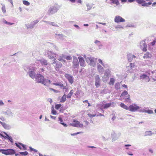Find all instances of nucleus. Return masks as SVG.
<instances>
[{"mask_svg":"<svg viewBox=\"0 0 156 156\" xmlns=\"http://www.w3.org/2000/svg\"><path fill=\"white\" fill-rule=\"evenodd\" d=\"M36 82L41 83L44 85L49 86L51 83V81L44 78V76L40 74H36L35 78Z\"/></svg>","mask_w":156,"mask_h":156,"instance_id":"nucleus-1","label":"nucleus"},{"mask_svg":"<svg viewBox=\"0 0 156 156\" xmlns=\"http://www.w3.org/2000/svg\"><path fill=\"white\" fill-rule=\"evenodd\" d=\"M36 66L34 65L30 66H26L24 67L25 71L27 72V74L32 79L35 78L36 74L35 73L36 69Z\"/></svg>","mask_w":156,"mask_h":156,"instance_id":"nucleus-2","label":"nucleus"},{"mask_svg":"<svg viewBox=\"0 0 156 156\" xmlns=\"http://www.w3.org/2000/svg\"><path fill=\"white\" fill-rule=\"evenodd\" d=\"M59 9V6L58 5H54L51 6L49 8L47 14L48 15H52L57 12Z\"/></svg>","mask_w":156,"mask_h":156,"instance_id":"nucleus-3","label":"nucleus"},{"mask_svg":"<svg viewBox=\"0 0 156 156\" xmlns=\"http://www.w3.org/2000/svg\"><path fill=\"white\" fill-rule=\"evenodd\" d=\"M97 59V58H95L93 57H87L86 60L87 62L89 63L90 65L94 67L96 65Z\"/></svg>","mask_w":156,"mask_h":156,"instance_id":"nucleus-4","label":"nucleus"},{"mask_svg":"<svg viewBox=\"0 0 156 156\" xmlns=\"http://www.w3.org/2000/svg\"><path fill=\"white\" fill-rule=\"evenodd\" d=\"M47 55L49 59H53V60H56V58H57L58 56V55L50 51H47Z\"/></svg>","mask_w":156,"mask_h":156,"instance_id":"nucleus-5","label":"nucleus"},{"mask_svg":"<svg viewBox=\"0 0 156 156\" xmlns=\"http://www.w3.org/2000/svg\"><path fill=\"white\" fill-rule=\"evenodd\" d=\"M53 61L52 64L55 70L58 71L59 69L62 67V64L60 62L57 61L56 60H53Z\"/></svg>","mask_w":156,"mask_h":156,"instance_id":"nucleus-6","label":"nucleus"},{"mask_svg":"<svg viewBox=\"0 0 156 156\" xmlns=\"http://www.w3.org/2000/svg\"><path fill=\"white\" fill-rule=\"evenodd\" d=\"M123 97H125V101L127 102H129V101L130 100V95L128 94V93L126 90H124L121 95V98H122Z\"/></svg>","mask_w":156,"mask_h":156,"instance_id":"nucleus-7","label":"nucleus"},{"mask_svg":"<svg viewBox=\"0 0 156 156\" xmlns=\"http://www.w3.org/2000/svg\"><path fill=\"white\" fill-rule=\"evenodd\" d=\"M79 66L78 60L77 57L73 56V68L78 69Z\"/></svg>","mask_w":156,"mask_h":156,"instance_id":"nucleus-8","label":"nucleus"},{"mask_svg":"<svg viewBox=\"0 0 156 156\" xmlns=\"http://www.w3.org/2000/svg\"><path fill=\"white\" fill-rule=\"evenodd\" d=\"M139 106L136 104H133L129 106L128 110L132 112H135L140 108Z\"/></svg>","mask_w":156,"mask_h":156,"instance_id":"nucleus-9","label":"nucleus"},{"mask_svg":"<svg viewBox=\"0 0 156 156\" xmlns=\"http://www.w3.org/2000/svg\"><path fill=\"white\" fill-rule=\"evenodd\" d=\"M70 125L71 126L77 127H80L82 128L83 127V124L81 123H80V122L78 121H77L75 119L73 121V123H70Z\"/></svg>","mask_w":156,"mask_h":156,"instance_id":"nucleus-10","label":"nucleus"},{"mask_svg":"<svg viewBox=\"0 0 156 156\" xmlns=\"http://www.w3.org/2000/svg\"><path fill=\"white\" fill-rule=\"evenodd\" d=\"M135 0L138 4H141L142 6H143L147 7L152 4L151 2H146L145 1L143 0Z\"/></svg>","mask_w":156,"mask_h":156,"instance_id":"nucleus-11","label":"nucleus"},{"mask_svg":"<svg viewBox=\"0 0 156 156\" xmlns=\"http://www.w3.org/2000/svg\"><path fill=\"white\" fill-rule=\"evenodd\" d=\"M95 85L97 88L101 84V79L98 75H96L95 76Z\"/></svg>","mask_w":156,"mask_h":156,"instance_id":"nucleus-12","label":"nucleus"},{"mask_svg":"<svg viewBox=\"0 0 156 156\" xmlns=\"http://www.w3.org/2000/svg\"><path fill=\"white\" fill-rule=\"evenodd\" d=\"M115 105V104L113 102H110L109 103H106L103 105H101V107L102 108L106 109L110 107H114Z\"/></svg>","mask_w":156,"mask_h":156,"instance_id":"nucleus-13","label":"nucleus"},{"mask_svg":"<svg viewBox=\"0 0 156 156\" xmlns=\"http://www.w3.org/2000/svg\"><path fill=\"white\" fill-rule=\"evenodd\" d=\"M15 153V151L12 149H5L4 152L2 154L6 155H12Z\"/></svg>","mask_w":156,"mask_h":156,"instance_id":"nucleus-14","label":"nucleus"},{"mask_svg":"<svg viewBox=\"0 0 156 156\" xmlns=\"http://www.w3.org/2000/svg\"><path fill=\"white\" fill-rule=\"evenodd\" d=\"M114 21L115 23L125 22V20L119 16H117L115 17Z\"/></svg>","mask_w":156,"mask_h":156,"instance_id":"nucleus-15","label":"nucleus"},{"mask_svg":"<svg viewBox=\"0 0 156 156\" xmlns=\"http://www.w3.org/2000/svg\"><path fill=\"white\" fill-rule=\"evenodd\" d=\"M4 133L6 135V136H4L2 134H0V135L2 136V137H4L5 139H7L8 140H9L11 143H13V139L12 138V137L9 136L7 133L4 132Z\"/></svg>","mask_w":156,"mask_h":156,"instance_id":"nucleus-16","label":"nucleus"},{"mask_svg":"<svg viewBox=\"0 0 156 156\" xmlns=\"http://www.w3.org/2000/svg\"><path fill=\"white\" fill-rule=\"evenodd\" d=\"M3 114L7 115L8 117L13 118L14 116V114L11 112L10 109H8L5 112H3Z\"/></svg>","mask_w":156,"mask_h":156,"instance_id":"nucleus-17","label":"nucleus"},{"mask_svg":"<svg viewBox=\"0 0 156 156\" xmlns=\"http://www.w3.org/2000/svg\"><path fill=\"white\" fill-rule=\"evenodd\" d=\"M140 47L144 51H146L147 50V45L145 44L144 41H143L140 43Z\"/></svg>","mask_w":156,"mask_h":156,"instance_id":"nucleus-18","label":"nucleus"},{"mask_svg":"<svg viewBox=\"0 0 156 156\" xmlns=\"http://www.w3.org/2000/svg\"><path fill=\"white\" fill-rule=\"evenodd\" d=\"M65 77L68 79L69 82L71 84H72L73 83L74 78L72 76L66 74H65Z\"/></svg>","mask_w":156,"mask_h":156,"instance_id":"nucleus-19","label":"nucleus"},{"mask_svg":"<svg viewBox=\"0 0 156 156\" xmlns=\"http://www.w3.org/2000/svg\"><path fill=\"white\" fill-rule=\"evenodd\" d=\"M140 79L145 80L146 81L148 82L150 81V79L147 75L145 74H141L140 76Z\"/></svg>","mask_w":156,"mask_h":156,"instance_id":"nucleus-20","label":"nucleus"},{"mask_svg":"<svg viewBox=\"0 0 156 156\" xmlns=\"http://www.w3.org/2000/svg\"><path fill=\"white\" fill-rule=\"evenodd\" d=\"M97 69L100 73L102 74L104 72V68L102 66L99 64H97Z\"/></svg>","mask_w":156,"mask_h":156,"instance_id":"nucleus-21","label":"nucleus"},{"mask_svg":"<svg viewBox=\"0 0 156 156\" xmlns=\"http://www.w3.org/2000/svg\"><path fill=\"white\" fill-rule=\"evenodd\" d=\"M78 59H79L80 66H85V62L83 58L81 56H79L78 57Z\"/></svg>","mask_w":156,"mask_h":156,"instance_id":"nucleus-22","label":"nucleus"},{"mask_svg":"<svg viewBox=\"0 0 156 156\" xmlns=\"http://www.w3.org/2000/svg\"><path fill=\"white\" fill-rule=\"evenodd\" d=\"M38 62L41 63L42 65L44 66L47 65L48 64V62L47 61L43 58L39 60Z\"/></svg>","mask_w":156,"mask_h":156,"instance_id":"nucleus-23","label":"nucleus"},{"mask_svg":"<svg viewBox=\"0 0 156 156\" xmlns=\"http://www.w3.org/2000/svg\"><path fill=\"white\" fill-rule=\"evenodd\" d=\"M136 57L134 55H132L131 54H129L127 55L128 60L130 62H131L133 58H134Z\"/></svg>","mask_w":156,"mask_h":156,"instance_id":"nucleus-24","label":"nucleus"},{"mask_svg":"<svg viewBox=\"0 0 156 156\" xmlns=\"http://www.w3.org/2000/svg\"><path fill=\"white\" fill-rule=\"evenodd\" d=\"M2 126L6 129H10L11 128V126L9 124H6L5 122H1Z\"/></svg>","mask_w":156,"mask_h":156,"instance_id":"nucleus-25","label":"nucleus"},{"mask_svg":"<svg viewBox=\"0 0 156 156\" xmlns=\"http://www.w3.org/2000/svg\"><path fill=\"white\" fill-rule=\"evenodd\" d=\"M94 43L98 46L99 49H101L102 48L103 45L100 41L98 40H96L94 41Z\"/></svg>","mask_w":156,"mask_h":156,"instance_id":"nucleus-26","label":"nucleus"},{"mask_svg":"<svg viewBox=\"0 0 156 156\" xmlns=\"http://www.w3.org/2000/svg\"><path fill=\"white\" fill-rule=\"evenodd\" d=\"M55 37L57 39H63L64 37V36L62 34H55Z\"/></svg>","mask_w":156,"mask_h":156,"instance_id":"nucleus-27","label":"nucleus"},{"mask_svg":"<svg viewBox=\"0 0 156 156\" xmlns=\"http://www.w3.org/2000/svg\"><path fill=\"white\" fill-rule=\"evenodd\" d=\"M25 26L27 29H32L34 27L31 23L29 24H25Z\"/></svg>","mask_w":156,"mask_h":156,"instance_id":"nucleus-28","label":"nucleus"},{"mask_svg":"<svg viewBox=\"0 0 156 156\" xmlns=\"http://www.w3.org/2000/svg\"><path fill=\"white\" fill-rule=\"evenodd\" d=\"M58 59L61 62H65V55L63 54L62 55L58 57Z\"/></svg>","mask_w":156,"mask_h":156,"instance_id":"nucleus-29","label":"nucleus"},{"mask_svg":"<svg viewBox=\"0 0 156 156\" xmlns=\"http://www.w3.org/2000/svg\"><path fill=\"white\" fill-rule=\"evenodd\" d=\"M120 106L122 108L126 110H129V107L127 106L123 103H121L120 104Z\"/></svg>","mask_w":156,"mask_h":156,"instance_id":"nucleus-30","label":"nucleus"},{"mask_svg":"<svg viewBox=\"0 0 156 156\" xmlns=\"http://www.w3.org/2000/svg\"><path fill=\"white\" fill-rule=\"evenodd\" d=\"M93 4L90 3H87L86 4V6L87 7V9L86 10L87 11H88L90 10L93 7Z\"/></svg>","mask_w":156,"mask_h":156,"instance_id":"nucleus-31","label":"nucleus"},{"mask_svg":"<svg viewBox=\"0 0 156 156\" xmlns=\"http://www.w3.org/2000/svg\"><path fill=\"white\" fill-rule=\"evenodd\" d=\"M58 121L60 122V123L63 125L64 127H67V125L63 122V120L60 117H58Z\"/></svg>","mask_w":156,"mask_h":156,"instance_id":"nucleus-32","label":"nucleus"},{"mask_svg":"<svg viewBox=\"0 0 156 156\" xmlns=\"http://www.w3.org/2000/svg\"><path fill=\"white\" fill-rule=\"evenodd\" d=\"M154 133H152L151 131H147L145 132V136H151Z\"/></svg>","mask_w":156,"mask_h":156,"instance_id":"nucleus-33","label":"nucleus"},{"mask_svg":"<svg viewBox=\"0 0 156 156\" xmlns=\"http://www.w3.org/2000/svg\"><path fill=\"white\" fill-rule=\"evenodd\" d=\"M53 84L54 85L57 86H59L61 87H64L63 89H65L66 88V87H64V85L63 84L61 83H53Z\"/></svg>","mask_w":156,"mask_h":156,"instance_id":"nucleus-34","label":"nucleus"},{"mask_svg":"<svg viewBox=\"0 0 156 156\" xmlns=\"http://www.w3.org/2000/svg\"><path fill=\"white\" fill-rule=\"evenodd\" d=\"M115 88L117 90L120 89V84L119 83H116L115 85Z\"/></svg>","mask_w":156,"mask_h":156,"instance_id":"nucleus-35","label":"nucleus"},{"mask_svg":"<svg viewBox=\"0 0 156 156\" xmlns=\"http://www.w3.org/2000/svg\"><path fill=\"white\" fill-rule=\"evenodd\" d=\"M66 95L64 94L61 98L60 100V102L62 103L64 102L66 100Z\"/></svg>","mask_w":156,"mask_h":156,"instance_id":"nucleus-36","label":"nucleus"},{"mask_svg":"<svg viewBox=\"0 0 156 156\" xmlns=\"http://www.w3.org/2000/svg\"><path fill=\"white\" fill-rule=\"evenodd\" d=\"M115 81V80L114 78H111L110 79V82L109 83V85H113Z\"/></svg>","mask_w":156,"mask_h":156,"instance_id":"nucleus-37","label":"nucleus"},{"mask_svg":"<svg viewBox=\"0 0 156 156\" xmlns=\"http://www.w3.org/2000/svg\"><path fill=\"white\" fill-rule=\"evenodd\" d=\"M43 21L46 23L52 26H54V25H55V24L56 23L51 22L50 21Z\"/></svg>","mask_w":156,"mask_h":156,"instance_id":"nucleus-38","label":"nucleus"},{"mask_svg":"<svg viewBox=\"0 0 156 156\" xmlns=\"http://www.w3.org/2000/svg\"><path fill=\"white\" fill-rule=\"evenodd\" d=\"M73 90H72L70 91V92L68 94L67 96V98H71V96L73 94Z\"/></svg>","mask_w":156,"mask_h":156,"instance_id":"nucleus-39","label":"nucleus"},{"mask_svg":"<svg viewBox=\"0 0 156 156\" xmlns=\"http://www.w3.org/2000/svg\"><path fill=\"white\" fill-rule=\"evenodd\" d=\"M109 79V77L108 76H104L103 77H102V81L104 82H105L107 81Z\"/></svg>","mask_w":156,"mask_h":156,"instance_id":"nucleus-40","label":"nucleus"},{"mask_svg":"<svg viewBox=\"0 0 156 156\" xmlns=\"http://www.w3.org/2000/svg\"><path fill=\"white\" fill-rule=\"evenodd\" d=\"M151 57V55L147 53L144 54V55L143 56V58H150Z\"/></svg>","mask_w":156,"mask_h":156,"instance_id":"nucleus-41","label":"nucleus"},{"mask_svg":"<svg viewBox=\"0 0 156 156\" xmlns=\"http://www.w3.org/2000/svg\"><path fill=\"white\" fill-rule=\"evenodd\" d=\"M156 42V38L154 39V40H153V41L151 42V43L148 44L149 45L153 46L155 44Z\"/></svg>","mask_w":156,"mask_h":156,"instance_id":"nucleus-42","label":"nucleus"},{"mask_svg":"<svg viewBox=\"0 0 156 156\" xmlns=\"http://www.w3.org/2000/svg\"><path fill=\"white\" fill-rule=\"evenodd\" d=\"M147 109H148V108L144 107L142 109H140L139 110V112H146V110Z\"/></svg>","mask_w":156,"mask_h":156,"instance_id":"nucleus-43","label":"nucleus"},{"mask_svg":"<svg viewBox=\"0 0 156 156\" xmlns=\"http://www.w3.org/2000/svg\"><path fill=\"white\" fill-rule=\"evenodd\" d=\"M2 10L3 13H5L6 12V11L5 9V5H3L2 8Z\"/></svg>","mask_w":156,"mask_h":156,"instance_id":"nucleus-44","label":"nucleus"},{"mask_svg":"<svg viewBox=\"0 0 156 156\" xmlns=\"http://www.w3.org/2000/svg\"><path fill=\"white\" fill-rule=\"evenodd\" d=\"M147 110H146V112L148 114H152L154 113L153 111L152 110L149 109H147Z\"/></svg>","mask_w":156,"mask_h":156,"instance_id":"nucleus-45","label":"nucleus"},{"mask_svg":"<svg viewBox=\"0 0 156 156\" xmlns=\"http://www.w3.org/2000/svg\"><path fill=\"white\" fill-rule=\"evenodd\" d=\"M19 153L20 154L24 155H27L28 153L26 151L25 152H20Z\"/></svg>","mask_w":156,"mask_h":156,"instance_id":"nucleus-46","label":"nucleus"},{"mask_svg":"<svg viewBox=\"0 0 156 156\" xmlns=\"http://www.w3.org/2000/svg\"><path fill=\"white\" fill-rule=\"evenodd\" d=\"M49 44H51V46H52V47H53V48H55L57 51L58 50V48L55 45L53 44H51V43H49Z\"/></svg>","mask_w":156,"mask_h":156,"instance_id":"nucleus-47","label":"nucleus"},{"mask_svg":"<svg viewBox=\"0 0 156 156\" xmlns=\"http://www.w3.org/2000/svg\"><path fill=\"white\" fill-rule=\"evenodd\" d=\"M23 4L27 6L29 5H30V3L28 2L27 1L24 0L23 2Z\"/></svg>","mask_w":156,"mask_h":156,"instance_id":"nucleus-48","label":"nucleus"},{"mask_svg":"<svg viewBox=\"0 0 156 156\" xmlns=\"http://www.w3.org/2000/svg\"><path fill=\"white\" fill-rule=\"evenodd\" d=\"M65 59L67 60H71L72 59V58L70 56H66L65 55Z\"/></svg>","mask_w":156,"mask_h":156,"instance_id":"nucleus-49","label":"nucleus"},{"mask_svg":"<svg viewBox=\"0 0 156 156\" xmlns=\"http://www.w3.org/2000/svg\"><path fill=\"white\" fill-rule=\"evenodd\" d=\"M19 143H16L15 144H16V146L17 147H18L19 148H20V149L21 150H22V148L21 147V145H20V144H19Z\"/></svg>","mask_w":156,"mask_h":156,"instance_id":"nucleus-50","label":"nucleus"},{"mask_svg":"<svg viewBox=\"0 0 156 156\" xmlns=\"http://www.w3.org/2000/svg\"><path fill=\"white\" fill-rule=\"evenodd\" d=\"M19 144L21 145V146H22L23 148V149L24 150H27V149L26 147V145H25L21 143H19Z\"/></svg>","mask_w":156,"mask_h":156,"instance_id":"nucleus-51","label":"nucleus"},{"mask_svg":"<svg viewBox=\"0 0 156 156\" xmlns=\"http://www.w3.org/2000/svg\"><path fill=\"white\" fill-rule=\"evenodd\" d=\"M39 20H36L34 21H33L32 22H31L33 24L34 26L38 22Z\"/></svg>","mask_w":156,"mask_h":156,"instance_id":"nucleus-52","label":"nucleus"},{"mask_svg":"<svg viewBox=\"0 0 156 156\" xmlns=\"http://www.w3.org/2000/svg\"><path fill=\"white\" fill-rule=\"evenodd\" d=\"M61 104H57L55 106V108L56 109H58L61 106Z\"/></svg>","mask_w":156,"mask_h":156,"instance_id":"nucleus-53","label":"nucleus"},{"mask_svg":"<svg viewBox=\"0 0 156 156\" xmlns=\"http://www.w3.org/2000/svg\"><path fill=\"white\" fill-rule=\"evenodd\" d=\"M98 62L99 63L101 64L103 66L105 67V64L103 63L102 61L100 59H98Z\"/></svg>","mask_w":156,"mask_h":156,"instance_id":"nucleus-54","label":"nucleus"},{"mask_svg":"<svg viewBox=\"0 0 156 156\" xmlns=\"http://www.w3.org/2000/svg\"><path fill=\"white\" fill-rule=\"evenodd\" d=\"M115 28L118 29V28H122L123 29V27L121 25H117L115 27Z\"/></svg>","mask_w":156,"mask_h":156,"instance_id":"nucleus-55","label":"nucleus"},{"mask_svg":"<svg viewBox=\"0 0 156 156\" xmlns=\"http://www.w3.org/2000/svg\"><path fill=\"white\" fill-rule=\"evenodd\" d=\"M51 113L53 114V115H56V111L54 110L53 109H52V111H51Z\"/></svg>","mask_w":156,"mask_h":156,"instance_id":"nucleus-56","label":"nucleus"},{"mask_svg":"<svg viewBox=\"0 0 156 156\" xmlns=\"http://www.w3.org/2000/svg\"><path fill=\"white\" fill-rule=\"evenodd\" d=\"M88 115L90 117L92 118L95 116L96 115L95 114H88Z\"/></svg>","mask_w":156,"mask_h":156,"instance_id":"nucleus-57","label":"nucleus"},{"mask_svg":"<svg viewBox=\"0 0 156 156\" xmlns=\"http://www.w3.org/2000/svg\"><path fill=\"white\" fill-rule=\"evenodd\" d=\"M29 148H30V150H31V151H34L35 152H37V150L32 148L31 147H29Z\"/></svg>","mask_w":156,"mask_h":156,"instance_id":"nucleus-58","label":"nucleus"},{"mask_svg":"<svg viewBox=\"0 0 156 156\" xmlns=\"http://www.w3.org/2000/svg\"><path fill=\"white\" fill-rule=\"evenodd\" d=\"M80 133H81V132H77V133H71V135L72 136H75L78 134H79Z\"/></svg>","mask_w":156,"mask_h":156,"instance_id":"nucleus-59","label":"nucleus"},{"mask_svg":"<svg viewBox=\"0 0 156 156\" xmlns=\"http://www.w3.org/2000/svg\"><path fill=\"white\" fill-rule=\"evenodd\" d=\"M135 65H134V63H130V68L131 69H132L134 67Z\"/></svg>","mask_w":156,"mask_h":156,"instance_id":"nucleus-60","label":"nucleus"},{"mask_svg":"<svg viewBox=\"0 0 156 156\" xmlns=\"http://www.w3.org/2000/svg\"><path fill=\"white\" fill-rule=\"evenodd\" d=\"M74 27H75L76 28L78 29H80V27L77 25L74 24Z\"/></svg>","mask_w":156,"mask_h":156,"instance_id":"nucleus-61","label":"nucleus"},{"mask_svg":"<svg viewBox=\"0 0 156 156\" xmlns=\"http://www.w3.org/2000/svg\"><path fill=\"white\" fill-rule=\"evenodd\" d=\"M4 105V103L2 100H0V106H2Z\"/></svg>","mask_w":156,"mask_h":156,"instance_id":"nucleus-62","label":"nucleus"},{"mask_svg":"<svg viewBox=\"0 0 156 156\" xmlns=\"http://www.w3.org/2000/svg\"><path fill=\"white\" fill-rule=\"evenodd\" d=\"M14 24V23H10V22H7V23L6 24L7 25H12V24Z\"/></svg>","mask_w":156,"mask_h":156,"instance_id":"nucleus-63","label":"nucleus"},{"mask_svg":"<svg viewBox=\"0 0 156 156\" xmlns=\"http://www.w3.org/2000/svg\"><path fill=\"white\" fill-rule=\"evenodd\" d=\"M149 151L152 154L153 153V150L151 149H149Z\"/></svg>","mask_w":156,"mask_h":156,"instance_id":"nucleus-64","label":"nucleus"}]
</instances>
